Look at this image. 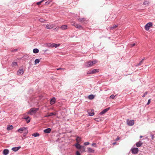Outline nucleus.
I'll use <instances>...</instances> for the list:
<instances>
[{"label":"nucleus","instance_id":"nucleus-22","mask_svg":"<svg viewBox=\"0 0 155 155\" xmlns=\"http://www.w3.org/2000/svg\"><path fill=\"white\" fill-rule=\"evenodd\" d=\"M76 140L77 142V143H79L81 141V138L79 137H78L76 139Z\"/></svg>","mask_w":155,"mask_h":155},{"label":"nucleus","instance_id":"nucleus-8","mask_svg":"<svg viewBox=\"0 0 155 155\" xmlns=\"http://www.w3.org/2000/svg\"><path fill=\"white\" fill-rule=\"evenodd\" d=\"M127 124L129 126H132L134 123V120H127Z\"/></svg>","mask_w":155,"mask_h":155},{"label":"nucleus","instance_id":"nucleus-38","mask_svg":"<svg viewBox=\"0 0 155 155\" xmlns=\"http://www.w3.org/2000/svg\"><path fill=\"white\" fill-rule=\"evenodd\" d=\"M143 59L141 61H140L139 64H138V65H140L143 62Z\"/></svg>","mask_w":155,"mask_h":155},{"label":"nucleus","instance_id":"nucleus-35","mask_svg":"<svg viewBox=\"0 0 155 155\" xmlns=\"http://www.w3.org/2000/svg\"><path fill=\"white\" fill-rule=\"evenodd\" d=\"M39 20L40 22H43L45 21V20L43 18H40V19H39Z\"/></svg>","mask_w":155,"mask_h":155},{"label":"nucleus","instance_id":"nucleus-39","mask_svg":"<svg viewBox=\"0 0 155 155\" xmlns=\"http://www.w3.org/2000/svg\"><path fill=\"white\" fill-rule=\"evenodd\" d=\"M135 45H136V44L135 43L130 44V46L131 47H133Z\"/></svg>","mask_w":155,"mask_h":155},{"label":"nucleus","instance_id":"nucleus-20","mask_svg":"<svg viewBox=\"0 0 155 155\" xmlns=\"http://www.w3.org/2000/svg\"><path fill=\"white\" fill-rule=\"evenodd\" d=\"M13 128V126L11 125H8V126L7 128V130H12Z\"/></svg>","mask_w":155,"mask_h":155},{"label":"nucleus","instance_id":"nucleus-6","mask_svg":"<svg viewBox=\"0 0 155 155\" xmlns=\"http://www.w3.org/2000/svg\"><path fill=\"white\" fill-rule=\"evenodd\" d=\"M152 26V24L151 22H149L147 23L145 27V29L148 31L150 29V28Z\"/></svg>","mask_w":155,"mask_h":155},{"label":"nucleus","instance_id":"nucleus-14","mask_svg":"<svg viewBox=\"0 0 155 155\" xmlns=\"http://www.w3.org/2000/svg\"><path fill=\"white\" fill-rule=\"evenodd\" d=\"M60 45V44H56L55 43H52V44H51V48H53L54 47H55V48H57V47L59 46Z\"/></svg>","mask_w":155,"mask_h":155},{"label":"nucleus","instance_id":"nucleus-11","mask_svg":"<svg viewBox=\"0 0 155 155\" xmlns=\"http://www.w3.org/2000/svg\"><path fill=\"white\" fill-rule=\"evenodd\" d=\"M110 109V108H106L103 110L102 112L100 113V114L101 115H103L104 114H105L106 113L107 111H108Z\"/></svg>","mask_w":155,"mask_h":155},{"label":"nucleus","instance_id":"nucleus-18","mask_svg":"<svg viewBox=\"0 0 155 155\" xmlns=\"http://www.w3.org/2000/svg\"><path fill=\"white\" fill-rule=\"evenodd\" d=\"M9 152V150L8 149H5L3 151V154L4 155H7Z\"/></svg>","mask_w":155,"mask_h":155},{"label":"nucleus","instance_id":"nucleus-13","mask_svg":"<svg viewBox=\"0 0 155 155\" xmlns=\"http://www.w3.org/2000/svg\"><path fill=\"white\" fill-rule=\"evenodd\" d=\"M21 147H13L12 148V150L16 152L19 149L21 148Z\"/></svg>","mask_w":155,"mask_h":155},{"label":"nucleus","instance_id":"nucleus-45","mask_svg":"<svg viewBox=\"0 0 155 155\" xmlns=\"http://www.w3.org/2000/svg\"><path fill=\"white\" fill-rule=\"evenodd\" d=\"M51 2V1H48L45 3H48V4L50 3Z\"/></svg>","mask_w":155,"mask_h":155},{"label":"nucleus","instance_id":"nucleus-34","mask_svg":"<svg viewBox=\"0 0 155 155\" xmlns=\"http://www.w3.org/2000/svg\"><path fill=\"white\" fill-rule=\"evenodd\" d=\"M117 25L114 26H113V27H110V29L111 30H112V29H113L114 28H117Z\"/></svg>","mask_w":155,"mask_h":155},{"label":"nucleus","instance_id":"nucleus-19","mask_svg":"<svg viewBox=\"0 0 155 155\" xmlns=\"http://www.w3.org/2000/svg\"><path fill=\"white\" fill-rule=\"evenodd\" d=\"M26 130V128L25 127H23L22 128H21L19 129L18 131V132H19L20 133H21L22 132L24 131L25 130Z\"/></svg>","mask_w":155,"mask_h":155},{"label":"nucleus","instance_id":"nucleus-5","mask_svg":"<svg viewBox=\"0 0 155 155\" xmlns=\"http://www.w3.org/2000/svg\"><path fill=\"white\" fill-rule=\"evenodd\" d=\"M99 71V69H96L93 70L92 71H88L87 74H95L96 73L98 72Z\"/></svg>","mask_w":155,"mask_h":155},{"label":"nucleus","instance_id":"nucleus-24","mask_svg":"<svg viewBox=\"0 0 155 155\" xmlns=\"http://www.w3.org/2000/svg\"><path fill=\"white\" fill-rule=\"evenodd\" d=\"M90 116H92L94 115V112L92 110H91V111L88 112Z\"/></svg>","mask_w":155,"mask_h":155},{"label":"nucleus","instance_id":"nucleus-3","mask_svg":"<svg viewBox=\"0 0 155 155\" xmlns=\"http://www.w3.org/2000/svg\"><path fill=\"white\" fill-rule=\"evenodd\" d=\"M39 110L38 108H31L28 112V114L31 115L32 114V113H36Z\"/></svg>","mask_w":155,"mask_h":155},{"label":"nucleus","instance_id":"nucleus-12","mask_svg":"<svg viewBox=\"0 0 155 155\" xmlns=\"http://www.w3.org/2000/svg\"><path fill=\"white\" fill-rule=\"evenodd\" d=\"M143 144V143L141 141H139L137 142L136 143V146L137 147H141Z\"/></svg>","mask_w":155,"mask_h":155},{"label":"nucleus","instance_id":"nucleus-43","mask_svg":"<svg viewBox=\"0 0 155 155\" xmlns=\"http://www.w3.org/2000/svg\"><path fill=\"white\" fill-rule=\"evenodd\" d=\"M150 100H151V99H149L148 100V102L147 104V105H148L150 103Z\"/></svg>","mask_w":155,"mask_h":155},{"label":"nucleus","instance_id":"nucleus-10","mask_svg":"<svg viewBox=\"0 0 155 155\" xmlns=\"http://www.w3.org/2000/svg\"><path fill=\"white\" fill-rule=\"evenodd\" d=\"M24 73V70L22 69H19L17 71L18 75H22Z\"/></svg>","mask_w":155,"mask_h":155},{"label":"nucleus","instance_id":"nucleus-15","mask_svg":"<svg viewBox=\"0 0 155 155\" xmlns=\"http://www.w3.org/2000/svg\"><path fill=\"white\" fill-rule=\"evenodd\" d=\"M68 28L67 25H62L61 27L60 28L62 30H64Z\"/></svg>","mask_w":155,"mask_h":155},{"label":"nucleus","instance_id":"nucleus-40","mask_svg":"<svg viewBox=\"0 0 155 155\" xmlns=\"http://www.w3.org/2000/svg\"><path fill=\"white\" fill-rule=\"evenodd\" d=\"M147 92H145L144 93V94H143V96L142 97H145V96L146 95H147Z\"/></svg>","mask_w":155,"mask_h":155},{"label":"nucleus","instance_id":"nucleus-23","mask_svg":"<svg viewBox=\"0 0 155 155\" xmlns=\"http://www.w3.org/2000/svg\"><path fill=\"white\" fill-rule=\"evenodd\" d=\"M75 146L77 149H80L82 147L79 143H77L75 145Z\"/></svg>","mask_w":155,"mask_h":155},{"label":"nucleus","instance_id":"nucleus-17","mask_svg":"<svg viewBox=\"0 0 155 155\" xmlns=\"http://www.w3.org/2000/svg\"><path fill=\"white\" fill-rule=\"evenodd\" d=\"M51 129L49 128L46 129L44 130V132L46 133H49L51 132Z\"/></svg>","mask_w":155,"mask_h":155},{"label":"nucleus","instance_id":"nucleus-47","mask_svg":"<svg viewBox=\"0 0 155 155\" xmlns=\"http://www.w3.org/2000/svg\"><path fill=\"white\" fill-rule=\"evenodd\" d=\"M59 27L58 26L56 27V28H55L54 30H55L57 29V30H58L59 29Z\"/></svg>","mask_w":155,"mask_h":155},{"label":"nucleus","instance_id":"nucleus-42","mask_svg":"<svg viewBox=\"0 0 155 155\" xmlns=\"http://www.w3.org/2000/svg\"><path fill=\"white\" fill-rule=\"evenodd\" d=\"M92 146H94V147H96L97 146H96V143H93L92 144Z\"/></svg>","mask_w":155,"mask_h":155},{"label":"nucleus","instance_id":"nucleus-48","mask_svg":"<svg viewBox=\"0 0 155 155\" xmlns=\"http://www.w3.org/2000/svg\"><path fill=\"white\" fill-rule=\"evenodd\" d=\"M71 22L72 24H74V22H75L74 21H72V22L71 21Z\"/></svg>","mask_w":155,"mask_h":155},{"label":"nucleus","instance_id":"nucleus-33","mask_svg":"<svg viewBox=\"0 0 155 155\" xmlns=\"http://www.w3.org/2000/svg\"><path fill=\"white\" fill-rule=\"evenodd\" d=\"M40 60L39 59H36L35 60V64H37L39 62Z\"/></svg>","mask_w":155,"mask_h":155},{"label":"nucleus","instance_id":"nucleus-2","mask_svg":"<svg viewBox=\"0 0 155 155\" xmlns=\"http://www.w3.org/2000/svg\"><path fill=\"white\" fill-rule=\"evenodd\" d=\"M77 20L83 24H86L87 22V20L86 18H78Z\"/></svg>","mask_w":155,"mask_h":155},{"label":"nucleus","instance_id":"nucleus-29","mask_svg":"<svg viewBox=\"0 0 155 155\" xmlns=\"http://www.w3.org/2000/svg\"><path fill=\"white\" fill-rule=\"evenodd\" d=\"M94 96L93 95H90L89 96H88V98L89 99L92 100L94 99Z\"/></svg>","mask_w":155,"mask_h":155},{"label":"nucleus","instance_id":"nucleus-52","mask_svg":"<svg viewBox=\"0 0 155 155\" xmlns=\"http://www.w3.org/2000/svg\"><path fill=\"white\" fill-rule=\"evenodd\" d=\"M143 60H144V58H143Z\"/></svg>","mask_w":155,"mask_h":155},{"label":"nucleus","instance_id":"nucleus-21","mask_svg":"<svg viewBox=\"0 0 155 155\" xmlns=\"http://www.w3.org/2000/svg\"><path fill=\"white\" fill-rule=\"evenodd\" d=\"M88 152L89 153H94V150L91 148H87Z\"/></svg>","mask_w":155,"mask_h":155},{"label":"nucleus","instance_id":"nucleus-16","mask_svg":"<svg viewBox=\"0 0 155 155\" xmlns=\"http://www.w3.org/2000/svg\"><path fill=\"white\" fill-rule=\"evenodd\" d=\"M55 97H53L52 99H51L50 101V103L52 105L54 104L55 101Z\"/></svg>","mask_w":155,"mask_h":155},{"label":"nucleus","instance_id":"nucleus-37","mask_svg":"<svg viewBox=\"0 0 155 155\" xmlns=\"http://www.w3.org/2000/svg\"><path fill=\"white\" fill-rule=\"evenodd\" d=\"M115 96H114V95L112 94V95H111L110 96V98L113 99L114 98V97Z\"/></svg>","mask_w":155,"mask_h":155},{"label":"nucleus","instance_id":"nucleus-7","mask_svg":"<svg viewBox=\"0 0 155 155\" xmlns=\"http://www.w3.org/2000/svg\"><path fill=\"white\" fill-rule=\"evenodd\" d=\"M72 25L74 26L75 27V28L80 29H83V27L81 25H80L76 24L75 22H74V24H72Z\"/></svg>","mask_w":155,"mask_h":155},{"label":"nucleus","instance_id":"nucleus-50","mask_svg":"<svg viewBox=\"0 0 155 155\" xmlns=\"http://www.w3.org/2000/svg\"><path fill=\"white\" fill-rule=\"evenodd\" d=\"M119 139V137H117V138L116 140H118Z\"/></svg>","mask_w":155,"mask_h":155},{"label":"nucleus","instance_id":"nucleus-28","mask_svg":"<svg viewBox=\"0 0 155 155\" xmlns=\"http://www.w3.org/2000/svg\"><path fill=\"white\" fill-rule=\"evenodd\" d=\"M29 118H30V117H29L28 116V117H25L24 118V119H25L26 120L27 123H29L30 121V119L28 120V119Z\"/></svg>","mask_w":155,"mask_h":155},{"label":"nucleus","instance_id":"nucleus-25","mask_svg":"<svg viewBox=\"0 0 155 155\" xmlns=\"http://www.w3.org/2000/svg\"><path fill=\"white\" fill-rule=\"evenodd\" d=\"M33 51L34 53H37L39 52V50L37 48H35L33 50Z\"/></svg>","mask_w":155,"mask_h":155},{"label":"nucleus","instance_id":"nucleus-44","mask_svg":"<svg viewBox=\"0 0 155 155\" xmlns=\"http://www.w3.org/2000/svg\"><path fill=\"white\" fill-rule=\"evenodd\" d=\"M76 154L77 155H81L80 153L78 151H77L76 153Z\"/></svg>","mask_w":155,"mask_h":155},{"label":"nucleus","instance_id":"nucleus-46","mask_svg":"<svg viewBox=\"0 0 155 155\" xmlns=\"http://www.w3.org/2000/svg\"><path fill=\"white\" fill-rule=\"evenodd\" d=\"M63 69H62V68H59L57 69V70H63Z\"/></svg>","mask_w":155,"mask_h":155},{"label":"nucleus","instance_id":"nucleus-26","mask_svg":"<svg viewBox=\"0 0 155 155\" xmlns=\"http://www.w3.org/2000/svg\"><path fill=\"white\" fill-rule=\"evenodd\" d=\"M32 136L35 137H38L39 136V134L38 133H35L32 134Z\"/></svg>","mask_w":155,"mask_h":155},{"label":"nucleus","instance_id":"nucleus-9","mask_svg":"<svg viewBox=\"0 0 155 155\" xmlns=\"http://www.w3.org/2000/svg\"><path fill=\"white\" fill-rule=\"evenodd\" d=\"M54 27V25L53 24H49L46 25V28L48 29H52Z\"/></svg>","mask_w":155,"mask_h":155},{"label":"nucleus","instance_id":"nucleus-1","mask_svg":"<svg viewBox=\"0 0 155 155\" xmlns=\"http://www.w3.org/2000/svg\"><path fill=\"white\" fill-rule=\"evenodd\" d=\"M97 61L95 60L93 61H89L85 63V66L87 67H90L94 66L95 64L97 63Z\"/></svg>","mask_w":155,"mask_h":155},{"label":"nucleus","instance_id":"nucleus-30","mask_svg":"<svg viewBox=\"0 0 155 155\" xmlns=\"http://www.w3.org/2000/svg\"><path fill=\"white\" fill-rule=\"evenodd\" d=\"M44 1V0H42L39 2H38L36 4L38 5H40L41 3L43 2Z\"/></svg>","mask_w":155,"mask_h":155},{"label":"nucleus","instance_id":"nucleus-51","mask_svg":"<svg viewBox=\"0 0 155 155\" xmlns=\"http://www.w3.org/2000/svg\"><path fill=\"white\" fill-rule=\"evenodd\" d=\"M143 137V136H140V138H141Z\"/></svg>","mask_w":155,"mask_h":155},{"label":"nucleus","instance_id":"nucleus-32","mask_svg":"<svg viewBox=\"0 0 155 155\" xmlns=\"http://www.w3.org/2000/svg\"><path fill=\"white\" fill-rule=\"evenodd\" d=\"M12 66L15 67L17 65V63L16 62H13L12 63Z\"/></svg>","mask_w":155,"mask_h":155},{"label":"nucleus","instance_id":"nucleus-27","mask_svg":"<svg viewBox=\"0 0 155 155\" xmlns=\"http://www.w3.org/2000/svg\"><path fill=\"white\" fill-rule=\"evenodd\" d=\"M149 2L148 1H145L143 3V4L145 5H147L149 4Z\"/></svg>","mask_w":155,"mask_h":155},{"label":"nucleus","instance_id":"nucleus-41","mask_svg":"<svg viewBox=\"0 0 155 155\" xmlns=\"http://www.w3.org/2000/svg\"><path fill=\"white\" fill-rule=\"evenodd\" d=\"M89 144V143L88 142H85L84 143V144L85 145H87Z\"/></svg>","mask_w":155,"mask_h":155},{"label":"nucleus","instance_id":"nucleus-4","mask_svg":"<svg viewBox=\"0 0 155 155\" xmlns=\"http://www.w3.org/2000/svg\"><path fill=\"white\" fill-rule=\"evenodd\" d=\"M132 153L134 154H136L138 153L139 152V150L137 148H134L131 149Z\"/></svg>","mask_w":155,"mask_h":155},{"label":"nucleus","instance_id":"nucleus-49","mask_svg":"<svg viewBox=\"0 0 155 155\" xmlns=\"http://www.w3.org/2000/svg\"><path fill=\"white\" fill-rule=\"evenodd\" d=\"M116 144V142H115L114 143H113V145H115V144Z\"/></svg>","mask_w":155,"mask_h":155},{"label":"nucleus","instance_id":"nucleus-36","mask_svg":"<svg viewBox=\"0 0 155 155\" xmlns=\"http://www.w3.org/2000/svg\"><path fill=\"white\" fill-rule=\"evenodd\" d=\"M51 43H47L46 44V45H47V46L48 47H51Z\"/></svg>","mask_w":155,"mask_h":155},{"label":"nucleus","instance_id":"nucleus-31","mask_svg":"<svg viewBox=\"0 0 155 155\" xmlns=\"http://www.w3.org/2000/svg\"><path fill=\"white\" fill-rule=\"evenodd\" d=\"M54 115H55V114L53 113H51L48 115L46 116L45 117H48Z\"/></svg>","mask_w":155,"mask_h":155}]
</instances>
